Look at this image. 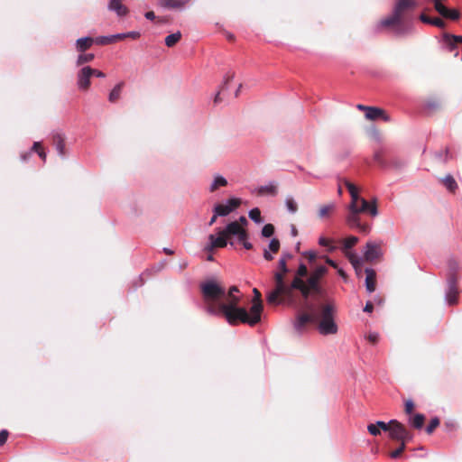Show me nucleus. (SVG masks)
<instances>
[{
    "label": "nucleus",
    "mask_w": 462,
    "mask_h": 462,
    "mask_svg": "<svg viewBox=\"0 0 462 462\" xmlns=\"http://www.w3.org/2000/svg\"><path fill=\"white\" fill-rule=\"evenodd\" d=\"M200 289L206 303L205 310L208 314L223 317L233 326L243 323L253 327L259 323V300L251 306L249 311L240 307L241 295L236 286L226 291L215 281H208L200 285Z\"/></svg>",
    "instance_id": "1"
},
{
    "label": "nucleus",
    "mask_w": 462,
    "mask_h": 462,
    "mask_svg": "<svg viewBox=\"0 0 462 462\" xmlns=\"http://www.w3.org/2000/svg\"><path fill=\"white\" fill-rule=\"evenodd\" d=\"M417 6V0H395L391 14L383 19L379 25L391 28L396 37L411 36L415 32V27L411 19H406V14Z\"/></svg>",
    "instance_id": "2"
},
{
    "label": "nucleus",
    "mask_w": 462,
    "mask_h": 462,
    "mask_svg": "<svg viewBox=\"0 0 462 462\" xmlns=\"http://www.w3.org/2000/svg\"><path fill=\"white\" fill-rule=\"evenodd\" d=\"M327 273L328 268L324 265H319L309 272L307 265L300 263L291 282V288L299 291L303 299L307 300L311 294L322 293L319 282Z\"/></svg>",
    "instance_id": "3"
},
{
    "label": "nucleus",
    "mask_w": 462,
    "mask_h": 462,
    "mask_svg": "<svg viewBox=\"0 0 462 462\" xmlns=\"http://www.w3.org/2000/svg\"><path fill=\"white\" fill-rule=\"evenodd\" d=\"M216 235L208 236V243L205 246V250L211 252L216 248H224L229 244L231 246L234 245L232 240L228 241L231 237H236L237 240H245V234L247 231L237 221L228 223L225 228H217Z\"/></svg>",
    "instance_id": "4"
},
{
    "label": "nucleus",
    "mask_w": 462,
    "mask_h": 462,
    "mask_svg": "<svg viewBox=\"0 0 462 462\" xmlns=\"http://www.w3.org/2000/svg\"><path fill=\"white\" fill-rule=\"evenodd\" d=\"M361 213H368L373 217L378 216L379 212L376 199H374L372 201H367L363 198L359 204L356 205V212L351 211V213H347L346 217V222L350 228H356L363 234H368L371 230V226L367 223L361 222Z\"/></svg>",
    "instance_id": "5"
},
{
    "label": "nucleus",
    "mask_w": 462,
    "mask_h": 462,
    "mask_svg": "<svg viewBox=\"0 0 462 462\" xmlns=\"http://www.w3.org/2000/svg\"><path fill=\"white\" fill-rule=\"evenodd\" d=\"M286 273L276 272L274 273L275 288L270 291L266 300L269 304L278 305L285 300L289 303L294 301L293 291L295 288H291V284H286L284 282V275Z\"/></svg>",
    "instance_id": "6"
},
{
    "label": "nucleus",
    "mask_w": 462,
    "mask_h": 462,
    "mask_svg": "<svg viewBox=\"0 0 462 462\" xmlns=\"http://www.w3.org/2000/svg\"><path fill=\"white\" fill-rule=\"evenodd\" d=\"M334 307L330 304H326L321 307L320 313L318 314V330L319 334L328 336L337 333L338 327L334 319Z\"/></svg>",
    "instance_id": "7"
},
{
    "label": "nucleus",
    "mask_w": 462,
    "mask_h": 462,
    "mask_svg": "<svg viewBox=\"0 0 462 462\" xmlns=\"http://www.w3.org/2000/svg\"><path fill=\"white\" fill-rule=\"evenodd\" d=\"M304 308L308 310V312H302L298 314L293 322V327L295 330L300 333L303 331L305 326L308 323H315L319 319L318 313L312 303H309L306 301Z\"/></svg>",
    "instance_id": "8"
},
{
    "label": "nucleus",
    "mask_w": 462,
    "mask_h": 462,
    "mask_svg": "<svg viewBox=\"0 0 462 462\" xmlns=\"http://www.w3.org/2000/svg\"><path fill=\"white\" fill-rule=\"evenodd\" d=\"M92 68L90 66L82 67L77 73V87L79 90L86 91L90 87V79L92 77Z\"/></svg>",
    "instance_id": "9"
},
{
    "label": "nucleus",
    "mask_w": 462,
    "mask_h": 462,
    "mask_svg": "<svg viewBox=\"0 0 462 462\" xmlns=\"http://www.w3.org/2000/svg\"><path fill=\"white\" fill-rule=\"evenodd\" d=\"M240 199L232 198L226 201L224 204H217L214 207L213 211L217 212L219 217H226L229 215L240 205Z\"/></svg>",
    "instance_id": "10"
},
{
    "label": "nucleus",
    "mask_w": 462,
    "mask_h": 462,
    "mask_svg": "<svg viewBox=\"0 0 462 462\" xmlns=\"http://www.w3.org/2000/svg\"><path fill=\"white\" fill-rule=\"evenodd\" d=\"M458 291L457 288V282L454 277L448 280V290L446 291L445 299L448 304L453 305L457 302Z\"/></svg>",
    "instance_id": "11"
},
{
    "label": "nucleus",
    "mask_w": 462,
    "mask_h": 462,
    "mask_svg": "<svg viewBox=\"0 0 462 462\" xmlns=\"http://www.w3.org/2000/svg\"><path fill=\"white\" fill-rule=\"evenodd\" d=\"M391 428L389 430L390 438L395 440H399L401 439H403V436L405 435V427L403 424L399 422L396 420H390Z\"/></svg>",
    "instance_id": "12"
},
{
    "label": "nucleus",
    "mask_w": 462,
    "mask_h": 462,
    "mask_svg": "<svg viewBox=\"0 0 462 462\" xmlns=\"http://www.w3.org/2000/svg\"><path fill=\"white\" fill-rule=\"evenodd\" d=\"M381 254L380 246L373 242H368L364 250V256L366 261H374Z\"/></svg>",
    "instance_id": "13"
},
{
    "label": "nucleus",
    "mask_w": 462,
    "mask_h": 462,
    "mask_svg": "<svg viewBox=\"0 0 462 462\" xmlns=\"http://www.w3.org/2000/svg\"><path fill=\"white\" fill-rule=\"evenodd\" d=\"M107 9L115 12L119 17L125 16L128 14V8L123 5V0H109Z\"/></svg>",
    "instance_id": "14"
},
{
    "label": "nucleus",
    "mask_w": 462,
    "mask_h": 462,
    "mask_svg": "<svg viewBox=\"0 0 462 462\" xmlns=\"http://www.w3.org/2000/svg\"><path fill=\"white\" fill-rule=\"evenodd\" d=\"M189 2V0H158V5L168 9H182Z\"/></svg>",
    "instance_id": "15"
},
{
    "label": "nucleus",
    "mask_w": 462,
    "mask_h": 462,
    "mask_svg": "<svg viewBox=\"0 0 462 462\" xmlns=\"http://www.w3.org/2000/svg\"><path fill=\"white\" fill-rule=\"evenodd\" d=\"M365 118L369 120H376L378 118H382L383 121H389V116L384 114V111L374 106H369L367 108Z\"/></svg>",
    "instance_id": "16"
},
{
    "label": "nucleus",
    "mask_w": 462,
    "mask_h": 462,
    "mask_svg": "<svg viewBox=\"0 0 462 462\" xmlns=\"http://www.w3.org/2000/svg\"><path fill=\"white\" fill-rule=\"evenodd\" d=\"M365 288L369 293H372L375 291V277L376 273L374 269L366 268L365 269Z\"/></svg>",
    "instance_id": "17"
},
{
    "label": "nucleus",
    "mask_w": 462,
    "mask_h": 462,
    "mask_svg": "<svg viewBox=\"0 0 462 462\" xmlns=\"http://www.w3.org/2000/svg\"><path fill=\"white\" fill-rule=\"evenodd\" d=\"M53 144L58 152V154L61 157L65 156V144L64 138L61 134L56 133L52 136Z\"/></svg>",
    "instance_id": "18"
},
{
    "label": "nucleus",
    "mask_w": 462,
    "mask_h": 462,
    "mask_svg": "<svg viewBox=\"0 0 462 462\" xmlns=\"http://www.w3.org/2000/svg\"><path fill=\"white\" fill-rule=\"evenodd\" d=\"M94 42H95V40L91 37L79 38L76 41V50L79 52H84L88 49H89Z\"/></svg>",
    "instance_id": "19"
},
{
    "label": "nucleus",
    "mask_w": 462,
    "mask_h": 462,
    "mask_svg": "<svg viewBox=\"0 0 462 462\" xmlns=\"http://www.w3.org/2000/svg\"><path fill=\"white\" fill-rule=\"evenodd\" d=\"M345 255L347 257L355 270L357 271L362 264V258L357 256L356 254L352 251H346Z\"/></svg>",
    "instance_id": "20"
},
{
    "label": "nucleus",
    "mask_w": 462,
    "mask_h": 462,
    "mask_svg": "<svg viewBox=\"0 0 462 462\" xmlns=\"http://www.w3.org/2000/svg\"><path fill=\"white\" fill-rule=\"evenodd\" d=\"M124 87V82L117 83L108 95V100L112 103L119 99Z\"/></svg>",
    "instance_id": "21"
},
{
    "label": "nucleus",
    "mask_w": 462,
    "mask_h": 462,
    "mask_svg": "<svg viewBox=\"0 0 462 462\" xmlns=\"http://www.w3.org/2000/svg\"><path fill=\"white\" fill-rule=\"evenodd\" d=\"M227 185V180L221 175H216L212 183L210 184L209 189L211 192L217 190L220 187H225Z\"/></svg>",
    "instance_id": "22"
},
{
    "label": "nucleus",
    "mask_w": 462,
    "mask_h": 462,
    "mask_svg": "<svg viewBox=\"0 0 462 462\" xmlns=\"http://www.w3.org/2000/svg\"><path fill=\"white\" fill-rule=\"evenodd\" d=\"M277 193V186L273 182H270L267 185L261 186L258 188V194L264 195V194H270V195H275Z\"/></svg>",
    "instance_id": "23"
},
{
    "label": "nucleus",
    "mask_w": 462,
    "mask_h": 462,
    "mask_svg": "<svg viewBox=\"0 0 462 462\" xmlns=\"http://www.w3.org/2000/svg\"><path fill=\"white\" fill-rule=\"evenodd\" d=\"M358 242V237L355 236H350L347 238L342 240V251L345 253L346 251H350V249L355 246Z\"/></svg>",
    "instance_id": "24"
},
{
    "label": "nucleus",
    "mask_w": 462,
    "mask_h": 462,
    "mask_svg": "<svg viewBox=\"0 0 462 462\" xmlns=\"http://www.w3.org/2000/svg\"><path fill=\"white\" fill-rule=\"evenodd\" d=\"M318 243L320 246L326 247L327 251L329 253L334 252L337 249L336 245H334V241L323 236H319Z\"/></svg>",
    "instance_id": "25"
},
{
    "label": "nucleus",
    "mask_w": 462,
    "mask_h": 462,
    "mask_svg": "<svg viewBox=\"0 0 462 462\" xmlns=\"http://www.w3.org/2000/svg\"><path fill=\"white\" fill-rule=\"evenodd\" d=\"M441 182L451 192L455 191L457 188L455 179L449 174L441 179Z\"/></svg>",
    "instance_id": "26"
},
{
    "label": "nucleus",
    "mask_w": 462,
    "mask_h": 462,
    "mask_svg": "<svg viewBox=\"0 0 462 462\" xmlns=\"http://www.w3.org/2000/svg\"><path fill=\"white\" fill-rule=\"evenodd\" d=\"M425 420V416L421 413H417L410 419V424L415 429H421Z\"/></svg>",
    "instance_id": "27"
},
{
    "label": "nucleus",
    "mask_w": 462,
    "mask_h": 462,
    "mask_svg": "<svg viewBox=\"0 0 462 462\" xmlns=\"http://www.w3.org/2000/svg\"><path fill=\"white\" fill-rule=\"evenodd\" d=\"M351 200L347 206L348 213H351V211L356 212V205L359 204L360 200L363 199L359 196L358 192L350 194Z\"/></svg>",
    "instance_id": "28"
},
{
    "label": "nucleus",
    "mask_w": 462,
    "mask_h": 462,
    "mask_svg": "<svg viewBox=\"0 0 462 462\" xmlns=\"http://www.w3.org/2000/svg\"><path fill=\"white\" fill-rule=\"evenodd\" d=\"M94 59H95V55L93 53L80 52V54L77 58L76 65L81 66L83 64L91 62Z\"/></svg>",
    "instance_id": "29"
},
{
    "label": "nucleus",
    "mask_w": 462,
    "mask_h": 462,
    "mask_svg": "<svg viewBox=\"0 0 462 462\" xmlns=\"http://www.w3.org/2000/svg\"><path fill=\"white\" fill-rule=\"evenodd\" d=\"M181 38L180 32H176L174 33H171L168 35L165 38V44L167 47H173Z\"/></svg>",
    "instance_id": "30"
},
{
    "label": "nucleus",
    "mask_w": 462,
    "mask_h": 462,
    "mask_svg": "<svg viewBox=\"0 0 462 462\" xmlns=\"http://www.w3.org/2000/svg\"><path fill=\"white\" fill-rule=\"evenodd\" d=\"M439 14L445 18L450 19V20H457L459 18V13L455 9H449L448 7H444L443 13H439Z\"/></svg>",
    "instance_id": "31"
},
{
    "label": "nucleus",
    "mask_w": 462,
    "mask_h": 462,
    "mask_svg": "<svg viewBox=\"0 0 462 462\" xmlns=\"http://www.w3.org/2000/svg\"><path fill=\"white\" fill-rule=\"evenodd\" d=\"M285 206L287 210L291 214L296 213L298 210L297 203L292 197L289 196L285 199Z\"/></svg>",
    "instance_id": "32"
},
{
    "label": "nucleus",
    "mask_w": 462,
    "mask_h": 462,
    "mask_svg": "<svg viewBox=\"0 0 462 462\" xmlns=\"http://www.w3.org/2000/svg\"><path fill=\"white\" fill-rule=\"evenodd\" d=\"M248 216L250 219L253 220L254 223L260 224L263 222V219L261 217V211L258 208L251 209L248 213Z\"/></svg>",
    "instance_id": "33"
},
{
    "label": "nucleus",
    "mask_w": 462,
    "mask_h": 462,
    "mask_svg": "<svg viewBox=\"0 0 462 462\" xmlns=\"http://www.w3.org/2000/svg\"><path fill=\"white\" fill-rule=\"evenodd\" d=\"M334 208H335V205L332 203L328 204V205L322 206L319 210V217L321 218L327 217L331 211L334 210Z\"/></svg>",
    "instance_id": "34"
},
{
    "label": "nucleus",
    "mask_w": 462,
    "mask_h": 462,
    "mask_svg": "<svg viewBox=\"0 0 462 462\" xmlns=\"http://www.w3.org/2000/svg\"><path fill=\"white\" fill-rule=\"evenodd\" d=\"M254 297L252 300V305L254 304V302H256V300H258L259 302H260V305H261V308L259 310V313H258V318H259V322L261 321V317H262V312H263V302H262V300H261V293L259 292V291L257 289H254Z\"/></svg>",
    "instance_id": "35"
},
{
    "label": "nucleus",
    "mask_w": 462,
    "mask_h": 462,
    "mask_svg": "<svg viewBox=\"0 0 462 462\" xmlns=\"http://www.w3.org/2000/svg\"><path fill=\"white\" fill-rule=\"evenodd\" d=\"M94 40L97 44H100V45H106V44H110V43L114 42L112 35L99 36Z\"/></svg>",
    "instance_id": "36"
},
{
    "label": "nucleus",
    "mask_w": 462,
    "mask_h": 462,
    "mask_svg": "<svg viewBox=\"0 0 462 462\" xmlns=\"http://www.w3.org/2000/svg\"><path fill=\"white\" fill-rule=\"evenodd\" d=\"M274 233V226L272 224H266L262 228V236L263 237H270Z\"/></svg>",
    "instance_id": "37"
},
{
    "label": "nucleus",
    "mask_w": 462,
    "mask_h": 462,
    "mask_svg": "<svg viewBox=\"0 0 462 462\" xmlns=\"http://www.w3.org/2000/svg\"><path fill=\"white\" fill-rule=\"evenodd\" d=\"M439 425V418L435 417L432 418L429 423V425L426 428V432L428 434H430L434 431V430Z\"/></svg>",
    "instance_id": "38"
},
{
    "label": "nucleus",
    "mask_w": 462,
    "mask_h": 462,
    "mask_svg": "<svg viewBox=\"0 0 462 462\" xmlns=\"http://www.w3.org/2000/svg\"><path fill=\"white\" fill-rule=\"evenodd\" d=\"M32 149L34 152H36L39 154V156H40L43 161H45V160H46V153H45V152L42 149V145H41V143H40V142H34Z\"/></svg>",
    "instance_id": "39"
},
{
    "label": "nucleus",
    "mask_w": 462,
    "mask_h": 462,
    "mask_svg": "<svg viewBox=\"0 0 462 462\" xmlns=\"http://www.w3.org/2000/svg\"><path fill=\"white\" fill-rule=\"evenodd\" d=\"M374 161L380 166H382V167H385L386 166V162H385V161L383 160V151L382 150L376 151L374 152Z\"/></svg>",
    "instance_id": "40"
},
{
    "label": "nucleus",
    "mask_w": 462,
    "mask_h": 462,
    "mask_svg": "<svg viewBox=\"0 0 462 462\" xmlns=\"http://www.w3.org/2000/svg\"><path fill=\"white\" fill-rule=\"evenodd\" d=\"M278 266L280 269V273H287L289 272L285 256H281L278 262Z\"/></svg>",
    "instance_id": "41"
},
{
    "label": "nucleus",
    "mask_w": 462,
    "mask_h": 462,
    "mask_svg": "<svg viewBox=\"0 0 462 462\" xmlns=\"http://www.w3.org/2000/svg\"><path fill=\"white\" fill-rule=\"evenodd\" d=\"M280 248V241L277 238H273L269 243V249L273 253H277Z\"/></svg>",
    "instance_id": "42"
},
{
    "label": "nucleus",
    "mask_w": 462,
    "mask_h": 462,
    "mask_svg": "<svg viewBox=\"0 0 462 462\" xmlns=\"http://www.w3.org/2000/svg\"><path fill=\"white\" fill-rule=\"evenodd\" d=\"M341 181L347 188L349 194L358 192V189L356 188V186L355 184H353L352 182H350L348 180L344 179Z\"/></svg>",
    "instance_id": "43"
},
{
    "label": "nucleus",
    "mask_w": 462,
    "mask_h": 462,
    "mask_svg": "<svg viewBox=\"0 0 462 462\" xmlns=\"http://www.w3.org/2000/svg\"><path fill=\"white\" fill-rule=\"evenodd\" d=\"M341 181L347 188L349 194L358 192V189L356 188V186L355 184H353L352 182H350L348 180L344 179Z\"/></svg>",
    "instance_id": "44"
},
{
    "label": "nucleus",
    "mask_w": 462,
    "mask_h": 462,
    "mask_svg": "<svg viewBox=\"0 0 462 462\" xmlns=\"http://www.w3.org/2000/svg\"><path fill=\"white\" fill-rule=\"evenodd\" d=\"M341 181L347 188L349 194L358 192V189L356 188V186L355 184H353L352 182H350L348 180L344 179Z\"/></svg>",
    "instance_id": "45"
},
{
    "label": "nucleus",
    "mask_w": 462,
    "mask_h": 462,
    "mask_svg": "<svg viewBox=\"0 0 462 462\" xmlns=\"http://www.w3.org/2000/svg\"><path fill=\"white\" fill-rule=\"evenodd\" d=\"M367 430L373 436H378L381 434V430L375 423L369 424L367 426Z\"/></svg>",
    "instance_id": "46"
},
{
    "label": "nucleus",
    "mask_w": 462,
    "mask_h": 462,
    "mask_svg": "<svg viewBox=\"0 0 462 462\" xmlns=\"http://www.w3.org/2000/svg\"><path fill=\"white\" fill-rule=\"evenodd\" d=\"M443 42H444L446 49L448 51H453L457 49L456 42H453L452 41H448V39L445 38V34L443 35Z\"/></svg>",
    "instance_id": "47"
},
{
    "label": "nucleus",
    "mask_w": 462,
    "mask_h": 462,
    "mask_svg": "<svg viewBox=\"0 0 462 462\" xmlns=\"http://www.w3.org/2000/svg\"><path fill=\"white\" fill-rule=\"evenodd\" d=\"M445 38L448 39V41H452L453 42H456L457 45L458 43L462 42L461 35H453V34H449V33H445Z\"/></svg>",
    "instance_id": "48"
},
{
    "label": "nucleus",
    "mask_w": 462,
    "mask_h": 462,
    "mask_svg": "<svg viewBox=\"0 0 462 462\" xmlns=\"http://www.w3.org/2000/svg\"><path fill=\"white\" fill-rule=\"evenodd\" d=\"M365 337L370 343L376 344L379 340V334L377 332H370Z\"/></svg>",
    "instance_id": "49"
},
{
    "label": "nucleus",
    "mask_w": 462,
    "mask_h": 462,
    "mask_svg": "<svg viewBox=\"0 0 462 462\" xmlns=\"http://www.w3.org/2000/svg\"><path fill=\"white\" fill-rule=\"evenodd\" d=\"M444 0H433L435 10L439 14L443 13L445 5H443Z\"/></svg>",
    "instance_id": "50"
},
{
    "label": "nucleus",
    "mask_w": 462,
    "mask_h": 462,
    "mask_svg": "<svg viewBox=\"0 0 462 462\" xmlns=\"http://www.w3.org/2000/svg\"><path fill=\"white\" fill-rule=\"evenodd\" d=\"M375 424L380 429V430H383V431H389L390 430V428H391L390 421L386 423L384 421L378 420V421H376Z\"/></svg>",
    "instance_id": "51"
},
{
    "label": "nucleus",
    "mask_w": 462,
    "mask_h": 462,
    "mask_svg": "<svg viewBox=\"0 0 462 462\" xmlns=\"http://www.w3.org/2000/svg\"><path fill=\"white\" fill-rule=\"evenodd\" d=\"M404 448H405V444L402 443L401 446L397 449H395L394 451H393L391 453V455H390L391 457L392 458H397L402 453Z\"/></svg>",
    "instance_id": "52"
},
{
    "label": "nucleus",
    "mask_w": 462,
    "mask_h": 462,
    "mask_svg": "<svg viewBox=\"0 0 462 462\" xmlns=\"http://www.w3.org/2000/svg\"><path fill=\"white\" fill-rule=\"evenodd\" d=\"M302 254L306 256L310 263H313L317 259V254L314 251H305Z\"/></svg>",
    "instance_id": "53"
},
{
    "label": "nucleus",
    "mask_w": 462,
    "mask_h": 462,
    "mask_svg": "<svg viewBox=\"0 0 462 462\" xmlns=\"http://www.w3.org/2000/svg\"><path fill=\"white\" fill-rule=\"evenodd\" d=\"M431 25H434L438 28H443L445 26V23L440 18L435 17V18H432Z\"/></svg>",
    "instance_id": "54"
},
{
    "label": "nucleus",
    "mask_w": 462,
    "mask_h": 462,
    "mask_svg": "<svg viewBox=\"0 0 462 462\" xmlns=\"http://www.w3.org/2000/svg\"><path fill=\"white\" fill-rule=\"evenodd\" d=\"M248 238H249V236H248V233H247V234H245V240H239V242L243 244V246H244L246 250H250V249H252V248H253V245H252V243H250V242L248 241Z\"/></svg>",
    "instance_id": "55"
},
{
    "label": "nucleus",
    "mask_w": 462,
    "mask_h": 462,
    "mask_svg": "<svg viewBox=\"0 0 462 462\" xmlns=\"http://www.w3.org/2000/svg\"><path fill=\"white\" fill-rule=\"evenodd\" d=\"M413 408H414V403L411 400H408L406 402H405V412L407 414H411L413 411Z\"/></svg>",
    "instance_id": "56"
},
{
    "label": "nucleus",
    "mask_w": 462,
    "mask_h": 462,
    "mask_svg": "<svg viewBox=\"0 0 462 462\" xmlns=\"http://www.w3.org/2000/svg\"><path fill=\"white\" fill-rule=\"evenodd\" d=\"M8 438V431L6 430H2L0 431V446L4 445Z\"/></svg>",
    "instance_id": "57"
},
{
    "label": "nucleus",
    "mask_w": 462,
    "mask_h": 462,
    "mask_svg": "<svg viewBox=\"0 0 462 462\" xmlns=\"http://www.w3.org/2000/svg\"><path fill=\"white\" fill-rule=\"evenodd\" d=\"M419 19L424 23L431 24L432 18L429 17L425 14H420Z\"/></svg>",
    "instance_id": "58"
},
{
    "label": "nucleus",
    "mask_w": 462,
    "mask_h": 462,
    "mask_svg": "<svg viewBox=\"0 0 462 462\" xmlns=\"http://www.w3.org/2000/svg\"><path fill=\"white\" fill-rule=\"evenodd\" d=\"M322 258H323V259L326 261V263H327L328 264H329L331 267H333V268H335V269H337L338 265H337V263L334 260H332V259H331V258H329L328 256H323Z\"/></svg>",
    "instance_id": "59"
},
{
    "label": "nucleus",
    "mask_w": 462,
    "mask_h": 462,
    "mask_svg": "<svg viewBox=\"0 0 462 462\" xmlns=\"http://www.w3.org/2000/svg\"><path fill=\"white\" fill-rule=\"evenodd\" d=\"M125 35H126V38L129 37V38L135 40V39H138L141 34L137 31H132V32H125Z\"/></svg>",
    "instance_id": "60"
},
{
    "label": "nucleus",
    "mask_w": 462,
    "mask_h": 462,
    "mask_svg": "<svg viewBox=\"0 0 462 462\" xmlns=\"http://www.w3.org/2000/svg\"><path fill=\"white\" fill-rule=\"evenodd\" d=\"M91 73H92V77L95 76L97 78H101V79L106 77L105 73H103L102 71L96 69H92Z\"/></svg>",
    "instance_id": "61"
},
{
    "label": "nucleus",
    "mask_w": 462,
    "mask_h": 462,
    "mask_svg": "<svg viewBox=\"0 0 462 462\" xmlns=\"http://www.w3.org/2000/svg\"><path fill=\"white\" fill-rule=\"evenodd\" d=\"M412 439V435L405 429V435L403 436V439H401L400 441L402 443H405L406 441H409Z\"/></svg>",
    "instance_id": "62"
},
{
    "label": "nucleus",
    "mask_w": 462,
    "mask_h": 462,
    "mask_svg": "<svg viewBox=\"0 0 462 462\" xmlns=\"http://www.w3.org/2000/svg\"><path fill=\"white\" fill-rule=\"evenodd\" d=\"M263 258L266 260V261H271L273 259V255L271 254L270 250L268 249H264L263 250Z\"/></svg>",
    "instance_id": "63"
},
{
    "label": "nucleus",
    "mask_w": 462,
    "mask_h": 462,
    "mask_svg": "<svg viewBox=\"0 0 462 462\" xmlns=\"http://www.w3.org/2000/svg\"><path fill=\"white\" fill-rule=\"evenodd\" d=\"M374 310V306L373 304L370 302V301H367L365 308H364V311L365 312H372Z\"/></svg>",
    "instance_id": "64"
}]
</instances>
